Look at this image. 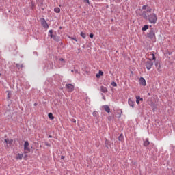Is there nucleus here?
<instances>
[{
    "instance_id": "obj_30",
    "label": "nucleus",
    "mask_w": 175,
    "mask_h": 175,
    "mask_svg": "<svg viewBox=\"0 0 175 175\" xmlns=\"http://www.w3.org/2000/svg\"><path fill=\"white\" fill-rule=\"evenodd\" d=\"M50 35H53V30H49Z\"/></svg>"
},
{
    "instance_id": "obj_41",
    "label": "nucleus",
    "mask_w": 175,
    "mask_h": 175,
    "mask_svg": "<svg viewBox=\"0 0 175 175\" xmlns=\"http://www.w3.org/2000/svg\"><path fill=\"white\" fill-rule=\"evenodd\" d=\"M59 28H60V29H61V28H62V27H60Z\"/></svg>"
},
{
    "instance_id": "obj_22",
    "label": "nucleus",
    "mask_w": 175,
    "mask_h": 175,
    "mask_svg": "<svg viewBox=\"0 0 175 175\" xmlns=\"http://www.w3.org/2000/svg\"><path fill=\"white\" fill-rule=\"evenodd\" d=\"M50 37L51 38V39H53V40H57V36L55 35L51 34L50 35Z\"/></svg>"
},
{
    "instance_id": "obj_11",
    "label": "nucleus",
    "mask_w": 175,
    "mask_h": 175,
    "mask_svg": "<svg viewBox=\"0 0 175 175\" xmlns=\"http://www.w3.org/2000/svg\"><path fill=\"white\" fill-rule=\"evenodd\" d=\"M23 157H24V154L21 153H18L15 158L16 159H17V161H21Z\"/></svg>"
},
{
    "instance_id": "obj_26",
    "label": "nucleus",
    "mask_w": 175,
    "mask_h": 175,
    "mask_svg": "<svg viewBox=\"0 0 175 175\" xmlns=\"http://www.w3.org/2000/svg\"><path fill=\"white\" fill-rule=\"evenodd\" d=\"M111 85H112V87H117V83L114 81L111 82Z\"/></svg>"
},
{
    "instance_id": "obj_34",
    "label": "nucleus",
    "mask_w": 175,
    "mask_h": 175,
    "mask_svg": "<svg viewBox=\"0 0 175 175\" xmlns=\"http://www.w3.org/2000/svg\"><path fill=\"white\" fill-rule=\"evenodd\" d=\"M64 158H65V157L64 156H62L61 159H64Z\"/></svg>"
},
{
    "instance_id": "obj_15",
    "label": "nucleus",
    "mask_w": 175,
    "mask_h": 175,
    "mask_svg": "<svg viewBox=\"0 0 175 175\" xmlns=\"http://www.w3.org/2000/svg\"><path fill=\"white\" fill-rule=\"evenodd\" d=\"M100 76H103V72L102 70H99V73H97L96 75V77H97V79H99V77H100Z\"/></svg>"
},
{
    "instance_id": "obj_38",
    "label": "nucleus",
    "mask_w": 175,
    "mask_h": 175,
    "mask_svg": "<svg viewBox=\"0 0 175 175\" xmlns=\"http://www.w3.org/2000/svg\"><path fill=\"white\" fill-rule=\"evenodd\" d=\"M71 72H75V70H71Z\"/></svg>"
},
{
    "instance_id": "obj_4",
    "label": "nucleus",
    "mask_w": 175,
    "mask_h": 175,
    "mask_svg": "<svg viewBox=\"0 0 175 175\" xmlns=\"http://www.w3.org/2000/svg\"><path fill=\"white\" fill-rule=\"evenodd\" d=\"M24 150H25V154H27V151L28 152H31V148H29V143L28 142V141L25 142Z\"/></svg>"
},
{
    "instance_id": "obj_28",
    "label": "nucleus",
    "mask_w": 175,
    "mask_h": 175,
    "mask_svg": "<svg viewBox=\"0 0 175 175\" xmlns=\"http://www.w3.org/2000/svg\"><path fill=\"white\" fill-rule=\"evenodd\" d=\"M84 1L88 3V5H90V0H84Z\"/></svg>"
},
{
    "instance_id": "obj_17",
    "label": "nucleus",
    "mask_w": 175,
    "mask_h": 175,
    "mask_svg": "<svg viewBox=\"0 0 175 175\" xmlns=\"http://www.w3.org/2000/svg\"><path fill=\"white\" fill-rule=\"evenodd\" d=\"M119 142H124V135L122 134H120L118 137Z\"/></svg>"
},
{
    "instance_id": "obj_16",
    "label": "nucleus",
    "mask_w": 175,
    "mask_h": 175,
    "mask_svg": "<svg viewBox=\"0 0 175 175\" xmlns=\"http://www.w3.org/2000/svg\"><path fill=\"white\" fill-rule=\"evenodd\" d=\"M100 91L104 93L107 92V88H106V87H104V86H101Z\"/></svg>"
},
{
    "instance_id": "obj_39",
    "label": "nucleus",
    "mask_w": 175,
    "mask_h": 175,
    "mask_svg": "<svg viewBox=\"0 0 175 175\" xmlns=\"http://www.w3.org/2000/svg\"><path fill=\"white\" fill-rule=\"evenodd\" d=\"M36 105H37L36 103H34V106H36Z\"/></svg>"
},
{
    "instance_id": "obj_8",
    "label": "nucleus",
    "mask_w": 175,
    "mask_h": 175,
    "mask_svg": "<svg viewBox=\"0 0 175 175\" xmlns=\"http://www.w3.org/2000/svg\"><path fill=\"white\" fill-rule=\"evenodd\" d=\"M41 25H42L43 28H49V25L44 18L41 19Z\"/></svg>"
},
{
    "instance_id": "obj_2",
    "label": "nucleus",
    "mask_w": 175,
    "mask_h": 175,
    "mask_svg": "<svg viewBox=\"0 0 175 175\" xmlns=\"http://www.w3.org/2000/svg\"><path fill=\"white\" fill-rule=\"evenodd\" d=\"M66 64V62L64 58H59V59L57 60V66L58 68H62L63 66H65Z\"/></svg>"
},
{
    "instance_id": "obj_19",
    "label": "nucleus",
    "mask_w": 175,
    "mask_h": 175,
    "mask_svg": "<svg viewBox=\"0 0 175 175\" xmlns=\"http://www.w3.org/2000/svg\"><path fill=\"white\" fill-rule=\"evenodd\" d=\"M147 29H148V25H145L142 28V31H147Z\"/></svg>"
},
{
    "instance_id": "obj_20",
    "label": "nucleus",
    "mask_w": 175,
    "mask_h": 175,
    "mask_svg": "<svg viewBox=\"0 0 175 175\" xmlns=\"http://www.w3.org/2000/svg\"><path fill=\"white\" fill-rule=\"evenodd\" d=\"M54 12L55 13H59V12H61V9L57 7V8H54Z\"/></svg>"
},
{
    "instance_id": "obj_3",
    "label": "nucleus",
    "mask_w": 175,
    "mask_h": 175,
    "mask_svg": "<svg viewBox=\"0 0 175 175\" xmlns=\"http://www.w3.org/2000/svg\"><path fill=\"white\" fill-rule=\"evenodd\" d=\"M154 65V62H152V60L148 59L145 62V66L148 70H150L151 68H152Z\"/></svg>"
},
{
    "instance_id": "obj_27",
    "label": "nucleus",
    "mask_w": 175,
    "mask_h": 175,
    "mask_svg": "<svg viewBox=\"0 0 175 175\" xmlns=\"http://www.w3.org/2000/svg\"><path fill=\"white\" fill-rule=\"evenodd\" d=\"M70 39H71L72 40H75V42H77V38H73V37H69Z\"/></svg>"
},
{
    "instance_id": "obj_18",
    "label": "nucleus",
    "mask_w": 175,
    "mask_h": 175,
    "mask_svg": "<svg viewBox=\"0 0 175 175\" xmlns=\"http://www.w3.org/2000/svg\"><path fill=\"white\" fill-rule=\"evenodd\" d=\"M12 142H13V140H12V139L9 140V139H5L4 143H6L7 144H12Z\"/></svg>"
},
{
    "instance_id": "obj_40",
    "label": "nucleus",
    "mask_w": 175,
    "mask_h": 175,
    "mask_svg": "<svg viewBox=\"0 0 175 175\" xmlns=\"http://www.w3.org/2000/svg\"><path fill=\"white\" fill-rule=\"evenodd\" d=\"M75 73H76V72H77V70H75Z\"/></svg>"
},
{
    "instance_id": "obj_10",
    "label": "nucleus",
    "mask_w": 175,
    "mask_h": 175,
    "mask_svg": "<svg viewBox=\"0 0 175 175\" xmlns=\"http://www.w3.org/2000/svg\"><path fill=\"white\" fill-rule=\"evenodd\" d=\"M128 104L131 106L133 109L135 107V101L132 100L131 98H129Z\"/></svg>"
},
{
    "instance_id": "obj_13",
    "label": "nucleus",
    "mask_w": 175,
    "mask_h": 175,
    "mask_svg": "<svg viewBox=\"0 0 175 175\" xmlns=\"http://www.w3.org/2000/svg\"><path fill=\"white\" fill-rule=\"evenodd\" d=\"M103 107L107 113H110V107L109 105H103Z\"/></svg>"
},
{
    "instance_id": "obj_31",
    "label": "nucleus",
    "mask_w": 175,
    "mask_h": 175,
    "mask_svg": "<svg viewBox=\"0 0 175 175\" xmlns=\"http://www.w3.org/2000/svg\"><path fill=\"white\" fill-rule=\"evenodd\" d=\"M8 98H10V93H8Z\"/></svg>"
},
{
    "instance_id": "obj_9",
    "label": "nucleus",
    "mask_w": 175,
    "mask_h": 175,
    "mask_svg": "<svg viewBox=\"0 0 175 175\" xmlns=\"http://www.w3.org/2000/svg\"><path fill=\"white\" fill-rule=\"evenodd\" d=\"M148 59H150V61H155L157 58L155 57V54L150 53L148 55Z\"/></svg>"
},
{
    "instance_id": "obj_36",
    "label": "nucleus",
    "mask_w": 175,
    "mask_h": 175,
    "mask_svg": "<svg viewBox=\"0 0 175 175\" xmlns=\"http://www.w3.org/2000/svg\"><path fill=\"white\" fill-rule=\"evenodd\" d=\"M73 122H76V120H73Z\"/></svg>"
},
{
    "instance_id": "obj_1",
    "label": "nucleus",
    "mask_w": 175,
    "mask_h": 175,
    "mask_svg": "<svg viewBox=\"0 0 175 175\" xmlns=\"http://www.w3.org/2000/svg\"><path fill=\"white\" fill-rule=\"evenodd\" d=\"M142 13L141 14L142 17L145 20H148L150 24H156L158 20V17L155 13L152 12V9L148 5H145L142 6Z\"/></svg>"
},
{
    "instance_id": "obj_32",
    "label": "nucleus",
    "mask_w": 175,
    "mask_h": 175,
    "mask_svg": "<svg viewBox=\"0 0 175 175\" xmlns=\"http://www.w3.org/2000/svg\"><path fill=\"white\" fill-rule=\"evenodd\" d=\"M116 1V2H121V1H122V0H115Z\"/></svg>"
},
{
    "instance_id": "obj_7",
    "label": "nucleus",
    "mask_w": 175,
    "mask_h": 175,
    "mask_svg": "<svg viewBox=\"0 0 175 175\" xmlns=\"http://www.w3.org/2000/svg\"><path fill=\"white\" fill-rule=\"evenodd\" d=\"M66 87L68 91V92H72V91L75 90V86L72 84H66Z\"/></svg>"
},
{
    "instance_id": "obj_37",
    "label": "nucleus",
    "mask_w": 175,
    "mask_h": 175,
    "mask_svg": "<svg viewBox=\"0 0 175 175\" xmlns=\"http://www.w3.org/2000/svg\"><path fill=\"white\" fill-rule=\"evenodd\" d=\"M32 5H33V6H32V9H33V3Z\"/></svg>"
},
{
    "instance_id": "obj_35",
    "label": "nucleus",
    "mask_w": 175,
    "mask_h": 175,
    "mask_svg": "<svg viewBox=\"0 0 175 175\" xmlns=\"http://www.w3.org/2000/svg\"><path fill=\"white\" fill-rule=\"evenodd\" d=\"M49 138H51V137H53V136H51V135H49Z\"/></svg>"
},
{
    "instance_id": "obj_14",
    "label": "nucleus",
    "mask_w": 175,
    "mask_h": 175,
    "mask_svg": "<svg viewBox=\"0 0 175 175\" xmlns=\"http://www.w3.org/2000/svg\"><path fill=\"white\" fill-rule=\"evenodd\" d=\"M36 3L40 8H42V6H43V0H36Z\"/></svg>"
},
{
    "instance_id": "obj_21",
    "label": "nucleus",
    "mask_w": 175,
    "mask_h": 175,
    "mask_svg": "<svg viewBox=\"0 0 175 175\" xmlns=\"http://www.w3.org/2000/svg\"><path fill=\"white\" fill-rule=\"evenodd\" d=\"M80 35H81V38H83V39H85V38H87V35L84 32H81Z\"/></svg>"
},
{
    "instance_id": "obj_29",
    "label": "nucleus",
    "mask_w": 175,
    "mask_h": 175,
    "mask_svg": "<svg viewBox=\"0 0 175 175\" xmlns=\"http://www.w3.org/2000/svg\"><path fill=\"white\" fill-rule=\"evenodd\" d=\"M90 38H94V34L90 33Z\"/></svg>"
},
{
    "instance_id": "obj_23",
    "label": "nucleus",
    "mask_w": 175,
    "mask_h": 175,
    "mask_svg": "<svg viewBox=\"0 0 175 175\" xmlns=\"http://www.w3.org/2000/svg\"><path fill=\"white\" fill-rule=\"evenodd\" d=\"M150 144V142L148 141V139H146L144 142V146H145V147H147V146H148Z\"/></svg>"
},
{
    "instance_id": "obj_12",
    "label": "nucleus",
    "mask_w": 175,
    "mask_h": 175,
    "mask_svg": "<svg viewBox=\"0 0 175 175\" xmlns=\"http://www.w3.org/2000/svg\"><path fill=\"white\" fill-rule=\"evenodd\" d=\"M140 102H143V98H140V96H136V103L139 105Z\"/></svg>"
},
{
    "instance_id": "obj_24",
    "label": "nucleus",
    "mask_w": 175,
    "mask_h": 175,
    "mask_svg": "<svg viewBox=\"0 0 175 175\" xmlns=\"http://www.w3.org/2000/svg\"><path fill=\"white\" fill-rule=\"evenodd\" d=\"M92 116L93 117H98V116H99V113H98V111H94L92 113Z\"/></svg>"
},
{
    "instance_id": "obj_5",
    "label": "nucleus",
    "mask_w": 175,
    "mask_h": 175,
    "mask_svg": "<svg viewBox=\"0 0 175 175\" xmlns=\"http://www.w3.org/2000/svg\"><path fill=\"white\" fill-rule=\"evenodd\" d=\"M148 38L152 40L155 39V33L154 32V29H151L150 32L148 33Z\"/></svg>"
},
{
    "instance_id": "obj_33",
    "label": "nucleus",
    "mask_w": 175,
    "mask_h": 175,
    "mask_svg": "<svg viewBox=\"0 0 175 175\" xmlns=\"http://www.w3.org/2000/svg\"><path fill=\"white\" fill-rule=\"evenodd\" d=\"M103 99H104V100H106V98H105V96H103Z\"/></svg>"
},
{
    "instance_id": "obj_25",
    "label": "nucleus",
    "mask_w": 175,
    "mask_h": 175,
    "mask_svg": "<svg viewBox=\"0 0 175 175\" xmlns=\"http://www.w3.org/2000/svg\"><path fill=\"white\" fill-rule=\"evenodd\" d=\"M48 117H49V118H50V120H53L54 119V116H53V114L51 113H49L48 114Z\"/></svg>"
},
{
    "instance_id": "obj_6",
    "label": "nucleus",
    "mask_w": 175,
    "mask_h": 175,
    "mask_svg": "<svg viewBox=\"0 0 175 175\" xmlns=\"http://www.w3.org/2000/svg\"><path fill=\"white\" fill-rule=\"evenodd\" d=\"M139 83L140 84V85H143L144 87H146L147 85L146 79H144V78H143L142 77L139 78Z\"/></svg>"
}]
</instances>
